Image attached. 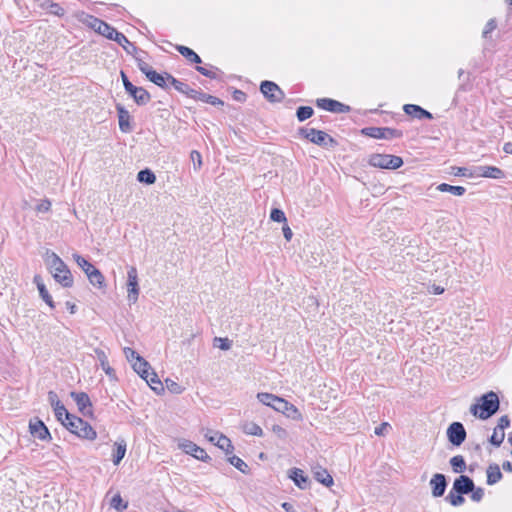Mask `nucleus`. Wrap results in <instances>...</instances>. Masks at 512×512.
Listing matches in <instances>:
<instances>
[{
    "mask_svg": "<svg viewBox=\"0 0 512 512\" xmlns=\"http://www.w3.org/2000/svg\"><path fill=\"white\" fill-rule=\"evenodd\" d=\"M44 262L56 282L60 283L63 287L72 286V274L68 266L55 252L46 250L44 255Z\"/></svg>",
    "mask_w": 512,
    "mask_h": 512,
    "instance_id": "1",
    "label": "nucleus"
},
{
    "mask_svg": "<svg viewBox=\"0 0 512 512\" xmlns=\"http://www.w3.org/2000/svg\"><path fill=\"white\" fill-rule=\"evenodd\" d=\"M499 397L493 392L489 391L483 394L478 402L471 405L470 412L481 420H486L492 417L499 410Z\"/></svg>",
    "mask_w": 512,
    "mask_h": 512,
    "instance_id": "2",
    "label": "nucleus"
},
{
    "mask_svg": "<svg viewBox=\"0 0 512 512\" xmlns=\"http://www.w3.org/2000/svg\"><path fill=\"white\" fill-rule=\"evenodd\" d=\"M369 164L382 169H397L403 165V160L395 155L373 154L369 158Z\"/></svg>",
    "mask_w": 512,
    "mask_h": 512,
    "instance_id": "3",
    "label": "nucleus"
},
{
    "mask_svg": "<svg viewBox=\"0 0 512 512\" xmlns=\"http://www.w3.org/2000/svg\"><path fill=\"white\" fill-rule=\"evenodd\" d=\"M300 134L312 143L319 146H333L336 143L335 140L327 133L321 130H316L314 128H301Z\"/></svg>",
    "mask_w": 512,
    "mask_h": 512,
    "instance_id": "4",
    "label": "nucleus"
},
{
    "mask_svg": "<svg viewBox=\"0 0 512 512\" xmlns=\"http://www.w3.org/2000/svg\"><path fill=\"white\" fill-rule=\"evenodd\" d=\"M361 134L375 139H394L402 137V131L390 127H365Z\"/></svg>",
    "mask_w": 512,
    "mask_h": 512,
    "instance_id": "5",
    "label": "nucleus"
},
{
    "mask_svg": "<svg viewBox=\"0 0 512 512\" xmlns=\"http://www.w3.org/2000/svg\"><path fill=\"white\" fill-rule=\"evenodd\" d=\"M260 91L265 96V98L272 103H279L285 97V94L281 88L276 83L268 80H265L261 83Z\"/></svg>",
    "mask_w": 512,
    "mask_h": 512,
    "instance_id": "6",
    "label": "nucleus"
},
{
    "mask_svg": "<svg viewBox=\"0 0 512 512\" xmlns=\"http://www.w3.org/2000/svg\"><path fill=\"white\" fill-rule=\"evenodd\" d=\"M86 23L95 32L99 33L100 35H102L110 40L113 39V36L117 32V30L115 28H113L112 26H110L108 23H106L94 16H88Z\"/></svg>",
    "mask_w": 512,
    "mask_h": 512,
    "instance_id": "7",
    "label": "nucleus"
},
{
    "mask_svg": "<svg viewBox=\"0 0 512 512\" xmlns=\"http://www.w3.org/2000/svg\"><path fill=\"white\" fill-rule=\"evenodd\" d=\"M127 292L128 301L136 303L139 296L138 274L134 266L129 267L127 272Z\"/></svg>",
    "mask_w": 512,
    "mask_h": 512,
    "instance_id": "8",
    "label": "nucleus"
},
{
    "mask_svg": "<svg viewBox=\"0 0 512 512\" xmlns=\"http://www.w3.org/2000/svg\"><path fill=\"white\" fill-rule=\"evenodd\" d=\"M449 442L454 446H460L466 439V430L462 423L453 422L447 429Z\"/></svg>",
    "mask_w": 512,
    "mask_h": 512,
    "instance_id": "9",
    "label": "nucleus"
},
{
    "mask_svg": "<svg viewBox=\"0 0 512 512\" xmlns=\"http://www.w3.org/2000/svg\"><path fill=\"white\" fill-rule=\"evenodd\" d=\"M179 447L186 454L192 455L196 459L201 460L203 462H207L211 459L210 456L206 453V451L203 448L199 447L192 441L183 440L179 443Z\"/></svg>",
    "mask_w": 512,
    "mask_h": 512,
    "instance_id": "10",
    "label": "nucleus"
},
{
    "mask_svg": "<svg viewBox=\"0 0 512 512\" xmlns=\"http://www.w3.org/2000/svg\"><path fill=\"white\" fill-rule=\"evenodd\" d=\"M316 105L333 113H348L351 110L350 106L330 98L317 99Z\"/></svg>",
    "mask_w": 512,
    "mask_h": 512,
    "instance_id": "11",
    "label": "nucleus"
},
{
    "mask_svg": "<svg viewBox=\"0 0 512 512\" xmlns=\"http://www.w3.org/2000/svg\"><path fill=\"white\" fill-rule=\"evenodd\" d=\"M486 177L492 179H502L505 176L503 170L495 166H478L469 173V177Z\"/></svg>",
    "mask_w": 512,
    "mask_h": 512,
    "instance_id": "12",
    "label": "nucleus"
},
{
    "mask_svg": "<svg viewBox=\"0 0 512 512\" xmlns=\"http://www.w3.org/2000/svg\"><path fill=\"white\" fill-rule=\"evenodd\" d=\"M71 398L75 401L76 405L78 406L79 411L84 415H91L92 414V403L90 401V398L87 393L85 392H71L70 393Z\"/></svg>",
    "mask_w": 512,
    "mask_h": 512,
    "instance_id": "13",
    "label": "nucleus"
},
{
    "mask_svg": "<svg viewBox=\"0 0 512 512\" xmlns=\"http://www.w3.org/2000/svg\"><path fill=\"white\" fill-rule=\"evenodd\" d=\"M430 486L433 497L443 496L447 487L445 475L441 473L434 474L430 480Z\"/></svg>",
    "mask_w": 512,
    "mask_h": 512,
    "instance_id": "14",
    "label": "nucleus"
},
{
    "mask_svg": "<svg viewBox=\"0 0 512 512\" xmlns=\"http://www.w3.org/2000/svg\"><path fill=\"white\" fill-rule=\"evenodd\" d=\"M48 401L50 405L53 407L55 416L58 421H62L65 417H68L69 412L59 400L58 395L54 391L48 392Z\"/></svg>",
    "mask_w": 512,
    "mask_h": 512,
    "instance_id": "15",
    "label": "nucleus"
},
{
    "mask_svg": "<svg viewBox=\"0 0 512 512\" xmlns=\"http://www.w3.org/2000/svg\"><path fill=\"white\" fill-rule=\"evenodd\" d=\"M30 433L40 440H49L51 438L50 432L43 421L39 419L31 420L29 423Z\"/></svg>",
    "mask_w": 512,
    "mask_h": 512,
    "instance_id": "16",
    "label": "nucleus"
},
{
    "mask_svg": "<svg viewBox=\"0 0 512 512\" xmlns=\"http://www.w3.org/2000/svg\"><path fill=\"white\" fill-rule=\"evenodd\" d=\"M474 485L475 484L470 477L466 475H460L454 480L452 488L456 493L468 494L470 491H473Z\"/></svg>",
    "mask_w": 512,
    "mask_h": 512,
    "instance_id": "17",
    "label": "nucleus"
},
{
    "mask_svg": "<svg viewBox=\"0 0 512 512\" xmlns=\"http://www.w3.org/2000/svg\"><path fill=\"white\" fill-rule=\"evenodd\" d=\"M116 110L118 113V121L119 128L122 132L128 133L132 131V126L130 124V114L128 110L125 109L121 104L116 105Z\"/></svg>",
    "mask_w": 512,
    "mask_h": 512,
    "instance_id": "18",
    "label": "nucleus"
},
{
    "mask_svg": "<svg viewBox=\"0 0 512 512\" xmlns=\"http://www.w3.org/2000/svg\"><path fill=\"white\" fill-rule=\"evenodd\" d=\"M127 93L138 105H146L151 99L149 92L143 87H137L134 85Z\"/></svg>",
    "mask_w": 512,
    "mask_h": 512,
    "instance_id": "19",
    "label": "nucleus"
},
{
    "mask_svg": "<svg viewBox=\"0 0 512 512\" xmlns=\"http://www.w3.org/2000/svg\"><path fill=\"white\" fill-rule=\"evenodd\" d=\"M403 109L407 115L413 116L417 119H424V118L432 119L433 118L432 114L429 111H427V110L423 109L422 107L415 105V104H406V105H404Z\"/></svg>",
    "mask_w": 512,
    "mask_h": 512,
    "instance_id": "20",
    "label": "nucleus"
},
{
    "mask_svg": "<svg viewBox=\"0 0 512 512\" xmlns=\"http://www.w3.org/2000/svg\"><path fill=\"white\" fill-rule=\"evenodd\" d=\"M168 82L180 93L187 95L190 98L196 95V90L190 88L186 83L181 82L174 78L171 74H166Z\"/></svg>",
    "mask_w": 512,
    "mask_h": 512,
    "instance_id": "21",
    "label": "nucleus"
},
{
    "mask_svg": "<svg viewBox=\"0 0 512 512\" xmlns=\"http://www.w3.org/2000/svg\"><path fill=\"white\" fill-rule=\"evenodd\" d=\"M134 371L142 378L149 377L150 364L141 356H136V360L132 363Z\"/></svg>",
    "mask_w": 512,
    "mask_h": 512,
    "instance_id": "22",
    "label": "nucleus"
},
{
    "mask_svg": "<svg viewBox=\"0 0 512 512\" xmlns=\"http://www.w3.org/2000/svg\"><path fill=\"white\" fill-rule=\"evenodd\" d=\"M76 423L80 425V430L77 434L78 437L87 440H94L96 438V431L92 428L90 424H88L84 420H76Z\"/></svg>",
    "mask_w": 512,
    "mask_h": 512,
    "instance_id": "23",
    "label": "nucleus"
},
{
    "mask_svg": "<svg viewBox=\"0 0 512 512\" xmlns=\"http://www.w3.org/2000/svg\"><path fill=\"white\" fill-rule=\"evenodd\" d=\"M486 474H487V484L488 485H494V484L498 483L503 477L500 467L496 463L490 464L488 466V468L486 470Z\"/></svg>",
    "mask_w": 512,
    "mask_h": 512,
    "instance_id": "24",
    "label": "nucleus"
},
{
    "mask_svg": "<svg viewBox=\"0 0 512 512\" xmlns=\"http://www.w3.org/2000/svg\"><path fill=\"white\" fill-rule=\"evenodd\" d=\"M289 477L294 481L295 485L300 489H306L308 487V477L304 475V472L299 468H293L290 470Z\"/></svg>",
    "mask_w": 512,
    "mask_h": 512,
    "instance_id": "25",
    "label": "nucleus"
},
{
    "mask_svg": "<svg viewBox=\"0 0 512 512\" xmlns=\"http://www.w3.org/2000/svg\"><path fill=\"white\" fill-rule=\"evenodd\" d=\"M34 282L37 285L40 297L46 302V304L49 307L54 308L55 307L54 301H53L51 295L49 294V292L47 291V289H46V287H45L44 283L42 282V279H41V277L39 275H36L34 277Z\"/></svg>",
    "mask_w": 512,
    "mask_h": 512,
    "instance_id": "26",
    "label": "nucleus"
},
{
    "mask_svg": "<svg viewBox=\"0 0 512 512\" xmlns=\"http://www.w3.org/2000/svg\"><path fill=\"white\" fill-rule=\"evenodd\" d=\"M314 478L326 487H330L333 484V478L326 469L317 467L313 470Z\"/></svg>",
    "mask_w": 512,
    "mask_h": 512,
    "instance_id": "27",
    "label": "nucleus"
},
{
    "mask_svg": "<svg viewBox=\"0 0 512 512\" xmlns=\"http://www.w3.org/2000/svg\"><path fill=\"white\" fill-rule=\"evenodd\" d=\"M95 354L97 356V359L100 362V366L102 370L109 376L114 377L115 371L114 369L109 365L107 355L105 352L101 349H95Z\"/></svg>",
    "mask_w": 512,
    "mask_h": 512,
    "instance_id": "28",
    "label": "nucleus"
},
{
    "mask_svg": "<svg viewBox=\"0 0 512 512\" xmlns=\"http://www.w3.org/2000/svg\"><path fill=\"white\" fill-rule=\"evenodd\" d=\"M176 50L191 63L202 62L200 56L187 46L177 45Z\"/></svg>",
    "mask_w": 512,
    "mask_h": 512,
    "instance_id": "29",
    "label": "nucleus"
},
{
    "mask_svg": "<svg viewBox=\"0 0 512 512\" xmlns=\"http://www.w3.org/2000/svg\"><path fill=\"white\" fill-rule=\"evenodd\" d=\"M112 40L121 45L124 48V50L129 54L136 51V46L133 43H131L123 33L117 31L113 36Z\"/></svg>",
    "mask_w": 512,
    "mask_h": 512,
    "instance_id": "30",
    "label": "nucleus"
},
{
    "mask_svg": "<svg viewBox=\"0 0 512 512\" xmlns=\"http://www.w3.org/2000/svg\"><path fill=\"white\" fill-rule=\"evenodd\" d=\"M76 420H82L81 418L68 414V417H65L60 421L71 433L77 435L80 430V425L76 423Z\"/></svg>",
    "mask_w": 512,
    "mask_h": 512,
    "instance_id": "31",
    "label": "nucleus"
},
{
    "mask_svg": "<svg viewBox=\"0 0 512 512\" xmlns=\"http://www.w3.org/2000/svg\"><path fill=\"white\" fill-rule=\"evenodd\" d=\"M114 446L116 449L113 454V463L114 465H118L126 454V442L124 440H120L115 442Z\"/></svg>",
    "mask_w": 512,
    "mask_h": 512,
    "instance_id": "32",
    "label": "nucleus"
},
{
    "mask_svg": "<svg viewBox=\"0 0 512 512\" xmlns=\"http://www.w3.org/2000/svg\"><path fill=\"white\" fill-rule=\"evenodd\" d=\"M149 374V377H146L144 380L151 387V389H153L156 393L164 391L163 384L160 381L158 375L154 371L149 372Z\"/></svg>",
    "mask_w": 512,
    "mask_h": 512,
    "instance_id": "33",
    "label": "nucleus"
},
{
    "mask_svg": "<svg viewBox=\"0 0 512 512\" xmlns=\"http://www.w3.org/2000/svg\"><path fill=\"white\" fill-rule=\"evenodd\" d=\"M437 190L440 192H449L455 196H462L466 192L463 186H453L447 183H441L437 186Z\"/></svg>",
    "mask_w": 512,
    "mask_h": 512,
    "instance_id": "34",
    "label": "nucleus"
},
{
    "mask_svg": "<svg viewBox=\"0 0 512 512\" xmlns=\"http://www.w3.org/2000/svg\"><path fill=\"white\" fill-rule=\"evenodd\" d=\"M192 99L199 100V101H202L205 103H209L214 106L224 104L223 101L220 100L219 98L209 95V94H206V93H203V92H200V91H197V90H196V95L193 96Z\"/></svg>",
    "mask_w": 512,
    "mask_h": 512,
    "instance_id": "35",
    "label": "nucleus"
},
{
    "mask_svg": "<svg viewBox=\"0 0 512 512\" xmlns=\"http://www.w3.org/2000/svg\"><path fill=\"white\" fill-rule=\"evenodd\" d=\"M166 74L167 73L159 74L155 70H153L152 72L149 73L147 78L149 79V81L153 82L155 85H157L161 88H166L167 82H168Z\"/></svg>",
    "mask_w": 512,
    "mask_h": 512,
    "instance_id": "36",
    "label": "nucleus"
},
{
    "mask_svg": "<svg viewBox=\"0 0 512 512\" xmlns=\"http://www.w3.org/2000/svg\"><path fill=\"white\" fill-rule=\"evenodd\" d=\"M215 445L223 450L227 455L231 454L234 450L231 440L224 434L218 436V440L215 442Z\"/></svg>",
    "mask_w": 512,
    "mask_h": 512,
    "instance_id": "37",
    "label": "nucleus"
},
{
    "mask_svg": "<svg viewBox=\"0 0 512 512\" xmlns=\"http://www.w3.org/2000/svg\"><path fill=\"white\" fill-rule=\"evenodd\" d=\"M137 180L141 183L154 184L156 181L155 174L149 169H143L138 172Z\"/></svg>",
    "mask_w": 512,
    "mask_h": 512,
    "instance_id": "38",
    "label": "nucleus"
},
{
    "mask_svg": "<svg viewBox=\"0 0 512 512\" xmlns=\"http://www.w3.org/2000/svg\"><path fill=\"white\" fill-rule=\"evenodd\" d=\"M450 465L455 473H461L466 469V462L461 455H456L450 459Z\"/></svg>",
    "mask_w": 512,
    "mask_h": 512,
    "instance_id": "39",
    "label": "nucleus"
},
{
    "mask_svg": "<svg viewBox=\"0 0 512 512\" xmlns=\"http://www.w3.org/2000/svg\"><path fill=\"white\" fill-rule=\"evenodd\" d=\"M87 277L92 285L102 287L104 276L96 267L88 273Z\"/></svg>",
    "mask_w": 512,
    "mask_h": 512,
    "instance_id": "40",
    "label": "nucleus"
},
{
    "mask_svg": "<svg viewBox=\"0 0 512 512\" xmlns=\"http://www.w3.org/2000/svg\"><path fill=\"white\" fill-rule=\"evenodd\" d=\"M228 462L233 465L240 472L247 474L249 473L248 465L238 456L232 455L228 458Z\"/></svg>",
    "mask_w": 512,
    "mask_h": 512,
    "instance_id": "41",
    "label": "nucleus"
},
{
    "mask_svg": "<svg viewBox=\"0 0 512 512\" xmlns=\"http://www.w3.org/2000/svg\"><path fill=\"white\" fill-rule=\"evenodd\" d=\"M73 259L77 263V265L85 272L86 275L95 268L90 262H88L84 257L81 255L74 253Z\"/></svg>",
    "mask_w": 512,
    "mask_h": 512,
    "instance_id": "42",
    "label": "nucleus"
},
{
    "mask_svg": "<svg viewBox=\"0 0 512 512\" xmlns=\"http://www.w3.org/2000/svg\"><path fill=\"white\" fill-rule=\"evenodd\" d=\"M313 113H314V110L312 107L300 106V107H298V109L296 111V116L300 122H303V121L309 119L313 115Z\"/></svg>",
    "mask_w": 512,
    "mask_h": 512,
    "instance_id": "43",
    "label": "nucleus"
},
{
    "mask_svg": "<svg viewBox=\"0 0 512 512\" xmlns=\"http://www.w3.org/2000/svg\"><path fill=\"white\" fill-rule=\"evenodd\" d=\"M463 495L464 494L456 493L452 488L449 494L446 496V501H448L452 506H460L465 501Z\"/></svg>",
    "mask_w": 512,
    "mask_h": 512,
    "instance_id": "44",
    "label": "nucleus"
},
{
    "mask_svg": "<svg viewBox=\"0 0 512 512\" xmlns=\"http://www.w3.org/2000/svg\"><path fill=\"white\" fill-rule=\"evenodd\" d=\"M257 398L262 404L273 408L277 396L270 393H258Z\"/></svg>",
    "mask_w": 512,
    "mask_h": 512,
    "instance_id": "45",
    "label": "nucleus"
},
{
    "mask_svg": "<svg viewBox=\"0 0 512 512\" xmlns=\"http://www.w3.org/2000/svg\"><path fill=\"white\" fill-rule=\"evenodd\" d=\"M244 432L255 436H262L263 434L262 428L253 422L244 425Z\"/></svg>",
    "mask_w": 512,
    "mask_h": 512,
    "instance_id": "46",
    "label": "nucleus"
},
{
    "mask_svg": "<svg viewBox=\"0 0 512 512\" xmlns=\"http://www.w3.org/2000/svg\"><path fill=\"white\" fill-rule=\"evenodd\" d=\"M284 414L293 419V420H302V414L301 412L291 403H289L288 407H287V410H285Z\"/></svg>",
    "mask_w": 512,
    "mask_h": 512,
    "instance_id": "47",
    "label": "nucleus"
},
{
    "mask_svg": "<svg viewBox=\"0 0 512 512\" xmlns=\"http://www.w3.org/2000/svg\"><path fill=\"white\" fill-rule=\"evenodd\" d=\"M505 435H502L499 430H496V427L494 428L493 434L491 435L489 441L492 445L499 447L503 441H504Z\"/></svg>",
    "mask_w": 512,
    "mask_h": 512,
    "instance_id": "48",
    "label": "nucleus"
},
{
    "mask_svg": "<svg viewBox=\"0 0 512 512\" xmlns=\"http://www.w3.org/2000/svg\"><path fill=\"white\" fill-rule=\"evenodd\" d=\"M270 218H271V220H273L275 222H279V223L287 221L285 213L281 209H278V208H274L271 210Z\"/></svg>",
    "mask_w": 512,
    "mask_h": 512,
    "instance_id": "49",
    "label": "nucleus"
},
{
    "mask_svg": "<svg viewBox=\"0 0 512 512\" xmlns=\"http://www.w3.org/2000/svg\"><path fill=\"white\" fill-rule=\"evenodd\" d=\"M204 437L211 443L215 445V442L218 440V436L223 435L218 431H214L212 429H203L202 430Z\"/></svg>",
    "mask_w": 512,
    "mask_h": 512,
    "instance_id": "50",
    "label": "nucleus"
},
{
    "mask_svg": "<svg viewBox=\"0 0 512 512\" xmlns=\"http://www.w3.org/2000/svg\"><path fill=\"white\" fill-rule=\"evenodd\" d=\"M214 345L221 350H229L231 348V341L228 338L216 337L214 339Z\"/></svg>",
    "mask_w": 512,
    "mask_h": 512,
    "instance_id": "51",
    "label": "nucleus"
},
{
    "mask_svg": "<svg viewBox=\"0 0 512 512\" xmlns=\"http://www.w3.org/2000/svg\"><path fill=\"white\" fill-rule=\"evenodd\" d=\"M510 426V419L507 415L501 416L498 420V424L496 426V430L505 435L504 430Z\"/></svg>",
    "mask_w": 512,
    "mask_h": 512,
    "instance_id": "52",
    "label": "nucleus"
},
{
    "mask_svg": "<svg viewBox=\"0 0 512 512\" xmlns=\"http://www.w3.org/2000/svg\"><path fill=\"white\" fill-rule=\"evenodd\" d=\"M288 405H289L288 401L277 396V398L274 402L273 409H275L278 412L284 413L285 410H287Z\"/></svg>",
    "mask_w": 512,
    "mask_h": 512,
    "instance_id": "53",
    "label": "nucleus"
},
{
    "mask_svg": "<svg viewBox=\"0 0 512 512\" xmlns=\"http://www.w3.org/2000/svg\"><path fill=\"white\" fill-rule=\"evenodd\" d=\"M111 506L118 511H122V510L126 509L127 504L126 503L123 504V500L120 495H115L111 499Z\"/></svg>",
    "mask_w": 512,
    "mask_h": 512,
    "instance_id": "54",
    "label": "nucleus"
},
{
    "mask_svg": "<svg viewBox=\"0 0 512 512\" xmlns=\"http://www.w3.org/2000/svg\"><path fill=\"white\" fill-rule=\"evenodd\" d=\"M49 13L58 17H62L65 14V10L60 6V4L52 2V4H50Z\"/></svg>",
    "mask_w": 512,
    "mask_h": 512,
    "instance_id": "55",
    "label": "nucleus"
},
{
    "mask_svg": "<svg viewBox=\"0 0 512 512\" xmlns=\"http://www.w3.org/2000/svg\"><path fill=\"white\" fill-rule=\"evenodd\" d=\"M471 499L475 502H480L484 497V489L481 487L473 488V491H470Z\"/></svg>",
    "mask_w": 512,
    "mask_h": 512,
    "instance_id": "56",
    "label": "nucleus"
},
{
    "mask_svg": "<svg viewBox=\"0 0 512 512\" xmlns=\"http://www.w3.org/2000/svg\"><path fill=\"white\" fill-rule=\"evenodd\" d=\"M137 66L146 77L153 71V68L143 60H138Z\"/></svg>",
    "mask_w": 512,
    "mask_h": 512,
    "instance_id": "57",
    "label": "nucleus"
},
{
    "mask_svg": "<svg viewBox=\"0 0 512 512\" xmlns=\"http://www.w3.org/2000/svg\"><path fill=\"white\" fill-rule=\"evenodd\" d=\"M190 157H191V160L193 161L194 168L195 169L200 168V166L202 164L201 154L198 151L193 150L190 154Z\"/></svg>",
    "mask_w": 512,
    "mask_h": 512,
    "instance_id": "58",
    "label": "nucleus"
},
{
    "mask_svg": "<svg viewBox=\"0 0 512 512\" xmlns=\"http://www.w3.org/2000/svg\"><path fill=\"white\" fill-rule=\"evenodd\" d=\"M51 208V202L48 199L42 200L37 206L36 210L38 212H48Z\"/></svg>",
    "mask_w": 512,
    "mask_h": 512,
    "instance_id": "59",
    "label": "nucleus"
},
{
    "mask_svg": "<svg viewBox=\"0 0 512 512\" xmlns=\"http://www.w3.org/2000/svg\"><path fill=\"white\" fill-rule=\"evenodd\" d=\"M496 26V21L494 19H490L483 30V36L487 37L488 34H490L493 30L496 29Z\"/></svg>",
    "mask_w": 512,
    "mask_h": 512,
    "instance_id": "60",
    "label": "nucleus"
},
{
    "mask_svg": "<svg viewBox=\"0 0 512 512\" xmlns=\"http://www.w3.org/2000/svg\"><path fill=\"white\" fill-rule=\"evenodd\" d=\"M166 383H167V388L173 393L180 394L183 391L181 386L174 381L166 380Z\"/></svg>",
    "mask_w": 512,
    "mask_h": 512,
    "instance_id": "61",
    "label": "nucleus"
},
{
    "mask_svg": "<svg viewBox=\"0 0 512 512\" xmlns=\"http://www.w3.org/2000/svg\"><path fill=\"white\" fill-rule=\"evenodd\" d=\"M196 70L201 73L202 75L208 77V78H211V79H215L216 78V73L211 71V70H208L207 68L205 67H202V66H197L196 67Z\"/></svg>",
    "mask_w": 512,
    "mask_h": 512,
    "instance_id": "62",
    "label": "nucleus"
},
{
    "mask_svg": "<svg viewBox=\"0 0 512 512\" xmlns=\"http://www.w3.org/2000/svg\"><path fill=\"white\" fill-rule=\"evenodd\" d=\"M445 291L444 287L436 284L428 286V292L434 295H440Z\"/></svg>",
    "mask_w": 512,
    "mask_h": 512,
    "instance_id": "63",
    "label": "nucleus"
},
{
    "mask_svg": "<svg viewBox=\"0 0 512 512\" xmlns=\"http://www.w3.org/2000/svg\"><path fill=\"white\" fill-rule=\"evenodd\" d=\"M124 354L128 361L133 362V360H136V356H139L136 351H134L132 348L126 347L124 348Z\"/></svg>",
    "mask_w": 512,
    "mask_h": 512,
    "instance_id": "64",
    "label": "nucleus"
}]
</instances>
